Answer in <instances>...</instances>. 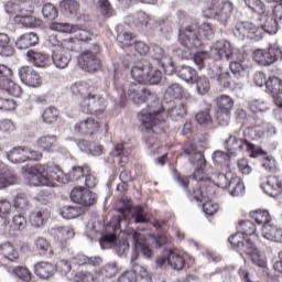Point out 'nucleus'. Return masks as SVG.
<instances>
[{
    "mask_svg": "<svg viewBox=\"0 0 282 282\" xmlns=\"http://www.w3.org/2000/svg\"><path fill=\"white\" fill-rule=\"evenodd\" d=\"M149 21H151V18L144 11H139L135 15L128 17V23L132 28H139V30L147 28V25H149Z\"/></svg>",
    "mask_w": 282,
    "mask_h": 282,
    "instance_id": "a19ab883",
    "label": "nucleus"
},
{
    "mask_svg": "<svg viewBox=\"0 0 282 282\" xmlns=\"http://www.w3.org/2000/svg\"><path fill=\"white\" fill-rule=\"evenodd\" d=\"M215 31L210 23H204L199 28L197 25L187 26L185 30L180 32L178 41L186 50L182 55V58H188L191 50L193 47H199L202 45V39H213Z\"/></svg>",
    "mask_w": 282,
    "mask_h": 282,
    "instance_id": "20e7f679",
    "label": "nucleus"
},
{
    "mask_svg": "<svg viewBox=\"0 0 282 282\" xmlns=\"http://www.w3.org/2000/svg\"><path fill=\"white\" fill-rule=\"evenodd\" d=\"M174 74L185 80V83H194L195 77L197 76V70L191 66H177L174 70Z\"/></svg>",
    "mask_w": 282,
    "mask_h": 282,
    "instance_id": "ea45409f",
    "label": "nucleus"
},
{
    "mask_svg": "<svg viewBox=\"0 0 282 282\" xmlns=\"http://www.w3.org/2000/svg\"><path fill=\"white\" fill-rule=\"evenodd\" d=\"M111 155L120 166H127L129 163V156L131 155V149L124 148L123 144H117L111 152Z\"/></svg>",
    "mask_w": 282,
    "mask_h": 282,
    "instance_id": "473e14b6",
    "label": "nucleus"
},
{
    "mask_svg": "<svg viewBox=\"0 0 282 282\" xmlns=\"http://www.w3.org/2000/svg\"><path fill=\"white\" fill-rule=\"evenodd\" d=\"M117 275H118V262H108L101 267L98 274V281L115 282V279Z\"/></svg>",
    "mask_w": 282,
    "mask_h": 282,
    "instance_id": "c85d7f7f",
    "label": "nucleus"
},
{
    "mask_svg": "<svg viewBox=\"0 0 282 282\" xmlns=\"http://www.w3.org/2000/svg\"><path fill=\"white\" fill-rule=\"evenodd\" d=\"M18 76L23 83V85H26V87H41L43 84V79L41 78V75L37 74L34 68L31 66H22L18 69Z\"/></svg>",
    "mask_w": 282,
    "mask_h": 282,
    "instance_id": "a211bd4d",
    "label": "nucleus"
},
{
    "mask_svg": "<svg viewBox=\"0 0 282 282\" xmlns=\"http://www.w3.org/2000/svg\"><path fill=\"white\" fill-rule=\"evenodd\" d=\"M56 118H58V110L56 108H47L42 116V120L45 124H53Z\"/></svg>",
    "mask_w": 282,
    "mask_h": 282,
    "instance_id": "0e129e2a",
    "label": "nucleus"
},
{
    "mask_svg": "<svg viewBox=\"0 0 282 282\" xmlns=\"http://www.w3.org/2000/svg\"><path fill=\"white\" fill-rule=\"evenodd\" d=\"M260 186L270 197H279L282 193V182L276 176L270 175L267 178H262Z\"/></svg>",
    "mask_w": 282,
    "mask_h": 282,
    "instance_id": "4be33fe9",
    "label": "nucleus"
},
{
    "mask_svg": "<svg viewBox=\"0 0 282 282\" xmlns=\"http://www.w3.org/2000/svg\"><path fill=\"white\" fill-rule=\"evenodd\" d=\"M131 76L137 83L134 85H140V83H147L150 79L149 66L138 64L131 68Z\"/></svg>",
    "mask_w": 282,
    "mask_h": 282,
    "instance_id": "c9c22d12",
    "label": "nucleus"
},
{
    "mask_svg": "<svg viewBox=\"0 0 282 282\" xmlns=\"http://www.w3.org/2000/svg\"><path fill=\"white\" fill-rule=\"evenodd\" d=\"M70 199L75 204H79V206L89 207V206H94L95 202H97L98 199V196L96 195V193L83 186H79V187H75L70 192Z\"/></svg>",
    "mask_w": 282,
    "mask_h": 282,
    "instance_id": "dca6fc26",
    "label": "nucleus"
},
{
    "mask_svg": "<svg viewBox=\"0 0 282 282\" xmlns=\"http://www.w3.org/2000/svg\"><path fill=\"white\" fill-rule=\"evenodd\" d=\"M129 238L133 240V250L138 252V250H142V253L147 259H151L153 251L144 243V236L135 230H132L129 234Z\"/></svg>",
    "mask_w": 282,
    "mask_h": 282,
    "instance_id": "bb28decb",
    "label": "nucleus"
},
{
    "mask_svg": "<svg viewBox=\"0 0 282 282\" xmlns=\"http://www.w3.org/2000/svg\"><path fill=\"white\" fill-rule=\"evenodd\" d=\"M53 63L57 69H65L72 61V55L62 48H55L52 54Z\"/></svg>",
    "mask_w": 282,
    "mask_h": 282,
    "instance_id": "7c9ffc66",
    "label": "nucleus"
},
{
    "mask_svg": "<svg viewBox=\"0 0 282 282\" xmlns=\"http://www.w3.org/2000/svg\"><path fill=\"white\" fill-rule=\"evenodd\" d=\"M56 142H58V137L54 134H44L37 139L36 144L42 151L51 153L56 148Z\"/></svg>",
    "mask_w": 282,
    "mask_h": 282,
    "instance_id": "72a5a7b5",
    "label": "nucleus"
},
{
    "mask_svg": "<svg viewBox=\"0 0 282 282\" xmlns=\"http://www.w3.org/2000/svg\"><path fill=\"white\" fill-rule=\"evenodd\" d=\"M128 98L133 105H137V107L144 105V102H150V105L138 115L140 122L139 127L141 131L148 133L145 135V143L149 149H159L160 143L153 133V129H155L158 124L164 122V107L162 106V102L142 84H131L128 89Z\"/></svg>",
    "mask_w": 282,
    "mask_h": 282,
    "instance_id": "f257e3e1",
    "label": "nucleus"
},
{
    "mask_svg": "<svg viewBox=\"0 0 282 282\" xmlns=\"http://www.w3.org/2000/svg\"><path fill=\"white\" fill-rule=\"evenodd\" d=\"M159 63L161 64V67H163L165 74H174L175 69H177V67H175L173 58L169 55H165L161 59H159Z\"/></svg>",
    "mask_w": 282,
    "mask_h": 282,
    "instance_id": "5fc2aeb1",
    "label": "nucleus"
},
{
    "mask_svg": "<svg viewBox=\"0 0 282 282\" xmlns=\"http://www.w3.org/2000/svg\"><path fill=\"white\" fill-rule=\"evenodd\" d=\"M14 22L23 28H39L41 25V20L32 17V11L25 9L14 17Z\"/></svg>",
    "mask_w": 282,
    "mask_h": 282,
    "instance_id": "cd10ccee",
    "label": "nucleus"
},
{
    "mask_svg": "<svg viewBox=\"0 0 282 282\" xmlns=\"http://www.w3.org/2000/svg\"><path fill=\"white\" fill-rule=\"evenodd\" d=\"M260 21L262 22V30L268 34H276V32H279V22L276 21V18L263 13L260 17Z\"/></svg>",
    "mask_w": 282,
    "mask_h": 282,
    "instance_id": "4c0bfd02",
    "label": "nucleus"
},
{
    "mask_svg": "<svg viewBox=\"0 0 282 282\" xmlns=\"http://www.w3.org/2000/svg\"><path fill=\"white\" fill-rule=\"evenodd\" d=\"M184 154L188 155V162L196 166L194 174L192 175L195 182H210V176L204 174V169H206V159L202 152H196L195 147L191 143L184 145Z\"/></svg>",
    "mask_w": 282,
    "mask_h": 282,
    "instance_id": "0eeeda50",
    "label": "nucleus"
},
{
    "mask_svg": "<svg viewBox=\"0 0 282 282\" xmlns=\"http://www.w3.org/2000/svg\"><path fill=\"white\" fill-rule=\"evenodd\" d=\"M100 130V122L94 118H86L75 124V131L82 135H96Z\"/></svg>",
    "mask_w": 282,
    "mask_h": 282,
    "instance_id": "5701e85b",
    "label": "nucleus"
},
{
    "mask_svg": "<svg viewBox=\"0 0 282 282\" xmlns=\"http://www.w3.org/2000/svg\"><path fill=\"white\" fill-rule=\"evenodd\" d=\"M138 261V252H133L131 257V268L132 272H134L135 276L138 278V274L145 279V281H151V278L149 276V273L147 272V268H144L142 264L135 262Z\"/></svg>",
    "mask_w": 282,
    "mask_h": 282,
    "instance_id": "a18cd8bd",
    "label": "nucleus"
},
{
    "mask_svg": "<svg viewBox=\"0 0 282 282\" xmlns=\"http://www.w3.org/2000/svg\"><path fill=\"white\" fill-rule=\"evenodd\" d=\"M227 149L232 154H235V151H247L250 153V158H260L261 155L265 158L268 155V152L261 147L252 144L247 139L228 138Z\"/></svg>",
    "mask_w": 282,
    "mask_h": 282,
    "instance_id": "6e6552de",
    "label": "nucleus"
},
{
    "mask_svg": "<svg viewBox=\"0 0 282 282\" xmlns=\"http://www.w3.org/2000/svg\"><path fill=\"white\" fill-rule=\"evenodd\" d=\"M42 14L44 19H48L50 21H54L56 17H58V11L56 10V7L52 3L44 4L42 9Z\"/></svg>",
    "mask_w": 282,
    "mask_h": 282,
    "instance_id": "052dcab7",
    "label": "nucleus"
},
{
    "mask_svg": "<svg viewBox=\"0 0 282 282\" xmlns=\"http://www.w3.org/2000/svg\"><path fill=\"white\" fill-rule=\"evenodd\" d=\"M51 30L55 32H62L63 34H75L79 41H91L94 33L88 29H80L77 25H72L65 22H52L50 25Z\"/></svg>",
    "mask_w": 282,
    "mask_h": 282,
    "instance_id": "f8f14e48",
    "label": "nucleus"
},
{
    "mask_svg": "<svg viewBox=\"0 0 282 282\" xmlns=\"http://www.w3.org/2000/svg\"><path fill=\"white\" fill-rule=\"evenodd\" d=\"M250 216L252 217L253 221H256V224H258L259 226H268V224H272L270 213H268V210L258 209L256 212H251Z\"/></svg>",
    "mask_w": 282,
    "mask_h": 282,
    "instance_id": "09e8293b",
    "label": "nucleus"
},
{
    "mask_svg": "<svg viewBox=\"0 0 282 282\" xmlns=\"http://www.w3.org/2000/svg\"><path fill=\"white\" fill-rule=\"evenodd\" d=\"M10 76H12V69L0 64V90L6 91L9 96L19 98L23 94V88L10 79Z\"/></svg>",
    "mask_w": 282,
    "mask_h": 282,
    "instance_id": "9d476101",
    "label": "nucleus"
},
{
    "mask_svg": "<svg viewBox=\"0 0 282 282\" xmlns=\"http://www.w3.org/2000/svg\"><path fill=\"white\" fill-rule=\"evenodd\" d=\"M78 63L85 72H97V69H100V59L89 52L82 53Z\"/></svg>",
    "mask_w": 282,
    "mask_h": 282,
    "instance_id": "b1692460",
    "label": "nucleus"
},
{
    "mask_svg": "<svg viewBox=\"0 0 282 282\" xmlns=\"http://www.w3.org/2000/svg\"><path fill=\"white\" fill-rule=\"evenodd\" d=\"M117 213H120V216H113L109 223V228H112L113 232L120 230V224H122V219H127L129 213L134 224H149V221H151V215H149V212L142 206H135L131 209L126 205L117 208Z\"/></svg>",
    "mask_w": 282,
    "mask_h": 282,
    "instance_id": "39448f33",
    "label": "nucleus"
},
{
    "mask_svg": "<svg viewBox=\"0 0 282 282\" xmlns=\"http://www.w3.org/2000/svg\"><path fill=\"white\" fill-rule=\"evenodd\" d=\"M238 250L240 252H245V254L251 256L258 249H257V246L254 245V242L250 241V239L247 238V239H242Z\"/></svg>",
    "mask_w": 282,
    "mask_h": 282,
    "instance_id": "e2e57ef3",
    "label": "nucleus"
},
{
    "mask_svg": "<svg viewBox=\"0 0 282 282\" xmlns=\"http://www.w3.org/2000/svg\"><path fill=\"white\" fill-rule=\"evenodd\" d=\"M218 111H232V107H235V101L230 96L223 95L217 99Z\"/></svg>",
    "mask_w": 282,
    "mask_h": 282,
    "instance_id": "603ef678",
    "label": "nucleus"
},
{
    "mask_svg": "<svg viewBox=\"0 0 282 282\" xmlns=\"http://www.w3.org/2000/svg\"><path fill=\"white\" fill-rule=\"evenodd\" d=\"M7 158L12 164H23V162H28V152L25 148H13Z\"/></svg>",
    "mask_w": 282,
    "mask_h": 282,
    "instance_id": "79ce46f5",
    "label": "nucleus"
},
{
    "mask_svg": "<svg viewBox=\"0 0 282 282\" xmlns=\"http://www.w3.org/2000/svg\"><path fill=\"white\" fill-rule=\"evenodd\" d=\"M262 237L268 241H274L275 243H282V229L274 224H267L262 226Z\"/></svg>",
    "mask_w": 282,
    "mask_h": 282,
    "instance_id": "c756f323",
    "label": "nucleus"
},
{
    "mask_svg": "<svg viewBox=\"0 0 282 282\" xmlns=\"http://www.w3.org/2000/svg\"><path fill=\"white\" fill-rule=\"evenodd\" d=\"M267 91L271 94L273 102L278 107H282V79L278 76H271L265 82Z\"/></svg>",
    "mask_w": 282,
    "mask_h": 282,
    "instance_id": "aec40b11",
    "label": "nucleus"
},
{
    "mask_svg": "<svg viewBox=\"0 0 282 282\" xmlns=\"http://www.w3.org/2000/svg\"><path fill=\"white\" fill-rule=\"evenodd\" d=\"M72 93L77 98H82L80 109L84 113L98 116L105 111V98L96 91V87L87 82H77L70 87Z\"/></svg>",
    "mask_w": 282,
    "mask_h": 282,
    "instance_id": "7ed1b4c3",
    "label": "nucleus"
},
{
    "mask_svg": "<svg viewBox=\"0 0 282 282\" xmlns=\"http://www.w3.org/2000/svg\"><path fill=\"white\" fill-rule=\"evenodd\" d=\"M263 135H265V123L257 124L252 128H240L229 135V138H236V140H259Z\"/></svg>",
    "mask_w": 282,
    "mask_h": 282,
    "instance_id": "f3484780",
    "label": "nucleus"
},
{
    "mask_svg": "<svg viewBox=\"0 0 282 282\" xmlns=\"http://www.w3.org/2000/svg\"><path fill=\"white\" fill-rule=\"evenodd\" d=\"M39 43V35L36 33H25L15 43L18 50H28Z\"/></svg>",
    "mask_w": 282,
    "mask_h": 282,
    "instance_id": "37998d69",
    "label": "nucleus"
},
{
    "mask_svg": "<svg viewBox=\"0 0 282 282\" xmlns=\"http://www.w3.org/2000/svg\"><path fill=\"white\" fill-rule=\"evenodd\" d=\"M0 254L11 262H15L19 259V251L10 242L0 245Z\"/></svg>",
    "mask_w": 282,
    "mask_h": 282,
    "instance_id": "c03bdc74",
    "label": "nucleus"
},
{
    "mask_svg": "<svg viewBox=\"0 0 282 282\" xmlns=\"http://www.w3.org/2000/svg\"><path fill=\"white\" fill-rule=\"evenodd\" d=\"M102 250H106V246H112L118 257H126L129 252V241L124 238L122 230L118 229L115 234H104L99 240Z\"/></svg>",
    "mask_w": 282,
    "mask_h": 282,
    "instance_id": "423d86ee",
    "label": "nucleus"
},
{
    "mask_svg": "<svg viewBox=\"0 0 282 282\" xmlns=\"http://www.w3.org/2000/svg\"><path fill=\"white\" fill-rule=\"evenodd\" d=\"M85 210L76 205V206H64L61 209V215L64 219H76V217H80Z\"/></svg>",
    "mask_w": 282,
    "mask_h": 282,
    "instance_id": "49530a36",
    "label": "nucleus"
},
{
    "mask_svg": "<svg viewBox=\"0 0 282 282\" xmlns=\"http://www.w3.org/2000/svg\"><path fill=\"white\" fill-rule=\"evenodd\" d=\"M19 184V178L14 171L10 170L4 163H0V188H8Z\"/></svg>",
    "mask_w": 282,
    "mask_h": 282,
    "instance_id": "a878e982",
    "label": "nucleus"
},
{
    "mask_svg": "<svg viewBox=\"0 0 282 282\" xmlns=\"http://www.w3.org/2000/svg\"><path fill=\"white\" fill-rule=\"evenodd\" d=\"M252 56L258 65L268 67L269 65H274L276 61L282 59V52L281 48L276 46H270L268 50L257 48L253 51Z\"/></svg>",
    "mask_w": 282,
    "mask_h": 282,
    "instance_id": "ddd939ff",
    "label": "nucleus"
},
{
    "mask_svg": "<svg viewBox=\"0 0 282 282\" xmlns=\"http://www.w3.org/2000/svg\"><path fill=\"white\" fill-rule=\"evenodd\" d=\"M25 226H28V220L23 215H15L10 225L11 230H25Z\"/></svg>",
    "mask_w": 282,
    "mask_h": 282,
    "instance_id": "680f3d73",
    "label": "nucleus"
},
{
    "mask_svg": "<svg viewBox=\"0 0 282 282\" xmlns=\"http://www.w3.org/2000/svg\"><path fill=\"white\" fill-rule=\"evenodd\" d=\"M23 175L29 177L31 186H47L54 188L56 183L67 184V182H80L89 173V166H74L68 175L63 174V170L55 163L28 165L22 167Z\"/></svg>",
    "mask_w": 282,
    "mask_h": 282,
    "instance_id": "f03ea898",
    "label": "nucleus"
},
{
    "mask_svg": "<svg viewBox=\"0 0 282 282\" xmlns=\"http://www.w3.org/2000/svg\"><path fill=\"white\" fill-rule=\"evenodd\" d=\"M225 149H227V152L221 150L215 151L213 153V161L216 164H225V166H228V164H230V158H232V155H237L238 150H235V154L230 153V150L228 149V140L225 141Z\"/></svg>",
    "mask_w": 282,
    "mask_h": 282,
    "instance_id": "58836bf2",
    "label": "nucleus"
},
{
    "mask_svg": "<svg viewBox=\"0 0 282 282\" xmlns=\"http://www.w3.org/2000/svg\"><path fill=\"white\" fill-rule=\"evenodd\" d=\"M166 263H169L172 270H183L186 261L184 260V257L180 256V253L170 251L167 257H160L156 259L158 268H162L166 265Z\"/></svg>",
    "mask_w": 282,
    "mask_h": 282,
    "instance_id": "412c9836",
    "label": "nucleus"
},
{
    "mask_svg": "<svg viewBox=\"0 0 282 282\" xmlns=\"http://www.w3.org/2000/svg\"><path fill=\"white\" fill-rule=\"evenodd\" d=\"M245 3L252 12L265 14V4L261 0H245Z\"/></svg>",
    "mask_w": 282,
    "mask_h": 282,
    "instance_id": "13d9d810",
    "label": "nucleus"
},
{
    "mask_svg": "<svg viewBox=\"0 0 282 282\" xmlns=\"http://www.w3.org/2000/svg\"><path fill=\"white\" fill-rule=\"evenodd\" d=\"M51 237L57 243H67L69 239H74V229L72 227H53L50 230Z\"/></svg>",
    "mask_w": 282,
    "mask_h": 282,
    "instance_id": "393cba45",
    "label": "nucleus"
},
{
    "mask_svg": "<svg viewBox=\"0 0 282 282\" xmlns=\"http://www.w3.org/2000/svg\"><path fill=\"white\" fill-rule=\"evenodd\" d=\"M167 116H170L172 120H182V118L186 116V104L181 102L175 105L167 111Z\"/></svg>",
    "mask_w": 282,
    "mask_h": 282,
    "instance_id": "8fccbe9b",
    "label": "nucleus"
},
{
    "mask_svg": "<svg viewBox=\"0 0 282 282\" xmlns=\"http://www.w3.org/2000/svg\"><path fill=\"white\" fill-rule=\"evenodd\" d=\"M238 230H240L242 235L252 236L257 232V226L250 220H242L239 223Z\"/></svg>",
    "mask_w": 282,
    "mask_h": 282,
    "instance_id": "6e6d98bb",
    "label": "nucleus"
},
{
    "mask_svg": "<svg viewBox=\"0 0 282 282\" xmlns=\"http://www.w3.org/2000/svg\"><path fill=\"white\" fill-rule=\"evenodd\" d=\"M34 246L40 257H46V259L54 257V249L47 239L39 237L34 240Z\"/></svg>",
    "mask_w": 282,
    "mask_h": 282,
    "instance_id": "2f4dec72",
    "label": "nucleus"
},
{
    "mask_svg": "<svg viewBox=\"0 0 282 282\" xmlns=\"http://www.w3.org/2000/svg\"><path fill=\"white\" fill-rule=\"evenodd\" d=\"M70 282H94V274L87 271H78L70 279Z\"/></svg>",
    "mask_w": 282,
    "mask_h": 282,
    "instance_id": "338daca9",
    "label": "nucleus"
},
{
    "mask_svg": "<svg viewBox=\"0 0 282 282\" xmlns=\"http://www.w3.org/2000/svg\"><path fill=\"white\" fill-rule=\"evenodd\" d=\"M13 272L20 279V281H23V282L32 281V273L28 270V268L17 267L13 269Z\"/></svg>",
    "mask_w": 282,
    "mask_h": 282,
    "instance_id": "69168bd1",
    "label": "nucleus"
},
{
    "mask_svg": "<svg viewBox=\"0 0 282 282\" xmlns=\"http://www.w3.org/2000/svg\"><path fill=\"white\" fill-rule=\"evenodd\" d=\"M234 34L239 41H245V39L259 41L261 39V29L252 22H239L236 24Z\"/></svg>",
    "mask_w": 282,
    "mask_h": 282,
    "instance_id": "4468645a",
    "label": "nucleus"
},
{
    "mask_svg": "<svg viewBox=\"0 0 282 282\" xmlns=\"http://www.w3.org/2000/svg\"><path fill=\"white\" fill-rule=\"evenodd\" d=\"M55 268L58 274H61L62 276H67V274L72 272V262H69V260L62 259L56 262Z\"/></svg>",
    "mask_w": 282,
    "mask_h": 282,
    "instance_id": "bf43d9fd",
    "label": "nucleus"
},
{
    "mask_svg": "<svg viewBox=\"0 0 282 282\" xmlns=\"http://www.w3.org/2000/svg\"><path fill=\"white\" fill-rule=\"evenodd\" d=\"M28 61L31 62L35 67H45V55L34 51L26 52Z\"/></svg>",
    "mask_w": 282,
    "mask_h": 282,
    "instance_id": "864d4df0",
    "label": "nucleus"
},
{
    "mask_svg": "<svg viewBox=\"0 0 282 282\" xmlns=\"http://www.w3.org/2000/svg\"><path fill=\"white\" fill-rule=\"evenodd\" d=\"M217 186L219 188H230V195L232 197H239L246 191V186L243 185V181L239 176H231L228 181V176L225 174L217 175Z\"/></svg>",
    "mask_w": 282,
    "mask_h": 282,
    "instance_id": "2eb2a0df",
    "label": "nucleus"
},
{
    "mask_svg": "<svg viewBox=\"0 0 282 282\" xmlns=\"http://www.w3.org/2000/svg\"><path fill=\"white\" fill-rule=\"evenodd\" d=\"M187 195L192 202L193 199H195V202H204L203 213H205V215H215L219 209V205L208 200L213 197V194L208 191L205 192L204 188L197 187L195 189V187H193L192 189H187Z\"/></svg>",
    "mask_w": 282,
    "mask_h": 282,
    "instance_id": "9b49d317",
    "label": "nucleus"
},
{
    "mask_svg": "<svg viewBox=\"0 0 282 282\" xmlns=\"http://www.w3.org/2000/svg\"><path fill=\"white\" fill-rule=\"evenodd\" d=\"M55 270L56 267L50 262H37L34 265V272L40 279H50V276H54Z\"/></svg>",
    "mask_w": 282,
    "mask_h": 282,
    "instance_id": "f704fd0d",
    "label": "nucleus"
},
{
    "mask_svg": "<svg viewBox=\"0 0 282 282\" xmlns=\"http://www.w3.org/2000/svg\"><path fill=\"white\" fill-rule=\"evenodd\" d=\"M212 52L217 61H243V54L232 47L228 40H220L213 44Z\"/></svg>",
    "mask_w": 282,
    "mask_h": 282,
    "instance_id": "1a4fd4ad",
    "label": "nucleus"
},
{
    "mask_svg": "<svg viewBox=\"0 0 282 282\" xmlns=\"http://www.w3.org/2000/svg\"><path fill=\"white\" fill-rule=\"evenodd\" d=\"M184 94V88L181 87L180 84H172L167 87L165 96L170 98H180Z\"/></svg>",
    "mask_w": 282,
    "mask_h": 282,
    "instance_id": "774afa93",
    "label": "nucleus"
},
{
    "mask_svg": "<svg viewBox=\"0 0 282 282\" xmlns=\"http://www.w3.org/2000/svg\"><path fill=\"white\" fill-rule=\"evenodd\" d=\"M48 217L50 212H47V209L36 208L30 216V223L35 228H41L42 226L45 225V221H47Z\"/></svg>",
    "mask_w": 282,
    "mask_h": 282,
    "instance_id": "e433bc0d",
    "label": "nucleus"
},
{
    "mask_svg": "<svg viewBox=\"0 0 282 282\" xmlns=\"http://www.w3.org/2000/svg\"><path fill=\"white\" fill-rule=\"evenodd\" d=\"M196 85L197 93L204 96L210 91V82L206 76H199L193 82Z\"/></svg>",
    "mask_w": 282,
    "mask_h": 282,
    "instance_id": "3c124183",
    "label": "nucleus"
},
{
    "mask_svg": "<svg viewBox=\"0 0 282 282\" xmlns=\"http://www.w3.org/2000/svg\"><path fill=\"white\" fill-rule=\"evenodd\" d=\"M14 48L10 45V36L6 33H0V56H12Z\"/></svg>",
    "mask_w": 282,
    "mask_h": 282,
    "instance_id": "de8ad7c7",
    "label": "nucleus"
},
{
    "mask_svg": "<svg viewBox=\"0 0 282 282\" xmlns=\"http://www.w3.org/2000/svg\"><path fill=\"white\" fill-rule=\"evenodd\" d=\"M25 3H19V1H8L6 3V11L9 14H21L25 10Z\"/></svg>",
    "mask_w": 282,
    "mask_h": 282,
    "instance_id": "4d7b16f0",
    "label": "nucleus"
},
{
    "mask_svg": "<svg viewBox=\"0 0 282 282\" xmlns=\"http://www.w3.org/2000/svg\"><path fill=\"white\" fill-rule=\"evenodd\" d=\"M207 10H209V14L212 17H221V19H228L232 12V2H219L218 0H210Z\"/></svg>",
    "mask_w": 282,
    "mask_h": 282,
    "instance_id": "6ab92c4d",
    "label": "nucleus"
}]
</instances>
